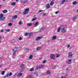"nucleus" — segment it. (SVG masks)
I'll use <instances>...</instances> for the list:
<instances>
[{
	"label": "nucleus",
	"instance_id": "58",
	"mask_svg": "<svg viewBox=\"0 0 78 78\" xmlns=\"http://www.w3.org/2000/svg\"><path fill=\"white\" fill-rule=\"evenodd\" d=\"M69 70V69H68V68L66 69V70Z\"/></svg>",
	"mask_w": 78,
	"mask_h": 78
},
{
	"label": "nucleus",
	"instance_id": "32",
	"mask_svg": "<svg viewBox=\"0 0 78 78\" xmlns=\"http://www.w3.org/2000/svg\"><path fill=\"white\" fill-rule=\"evenodd\" d=\"M19 40H20V41H21V40H22L23 39V38H22V37H20L18 38Z\"/></svg>",
	"mask_w": 78,
	"mask_h": 78
},
{
	"label": "nucleus",
	"instance_id": "30",
	"mask_svg": "<svg viewBox=\"0 0 78 78\" xmlns=\"http://www.w3.org/2000/svg\"><path fill=\"white\" fill-rule=\"evenodd\" d=\"M8 12V11L7 10H5L3 11V12L4 13H6Z\"/></svg>",
	"mask_w": 78,
	"mask_h": 78
},
{
	"label": "nucleus",
	"instance_id": "47",
	"mask_svg": "<svg viewBox=\"0 0 78 78\" xmlns=\"http://www.w3.org/2000/svg\"><path fill=\"white\" fill-rule=\"evenodd\" d=\"M13 51H17V50L16 49H15V48H14V49L13 50Z\"/></svg>",
	"mask_w": 78,
	"mask_h": 78
},
{
	"label": "nucleus",
	"instance_id": "64",
	"mask_svg": "<svg viewBox=\"0 0 78 78\" xmlns=\"http://www.w3.org/2000/svg\"><path fill=\"white\" fill-rule=\"evenodd\" d=\"M2 37H0V39H1V38Z\"/></svg>",
	"mask_w": 78,
	"mask_h": 78
},
{
	"label": "nucleus",
	"instance_id": "39",
	"mask_svg": "<svg viewBox=\"0 0 78 78\" xmlns=\"http://www.w3.org/2000/svg\"><path fill=\"white\" fill-rule=\"evenodd\" d=\"M29 78H34L31 75H30L29 76Z\"/></svg>",
	"mask_w": 78,
	"mask_h": 78
},
{
	"label": "nucleus",
	"instance_id": "42",
	"mask_svg": "<svg viewBox=\"0 0 78 78\" xmlns=\"http://www.w3.org/2000/svg\"><path fill=\"white\" fill-rule=\"evenodd\" d=\"M42 11H43V10H41L38 11V12L39 13V12H42Z\"/></svg>",
	"mask_w": 78,
	"mask_h": 78
},
{
	"label": "nucleus",
	"instance_id": "18",
	"mask_svg": "<svg viewBox=\"0 0 78 78\" xmlns=\"http://www.w3.org/2000/svg\"><path fill=\"white\" fill-rule=\"evenodd\" d=\"M72 61V59H70V60H69L68 61V63L69 64H70V63H71V62Z\"/></svg>",
	"mask_w": 78,
	"mask_h": 78
},
{
	"label": "nucleus",
	"instance_id": "20",
	"mask_svg": "<svg viewBox=\"0 0 78 78\" xmlns=\"http://www.w3.org/2000/svg\"><path fill=\"white\" fill-rule=\"evenodd\" d=\"M52 39L54 40H55L56 39V36H54L53 37H52Z\"/></svg>",
	"mask_w": 78,
	"mask_h": 78
},
{
	"label": "nucleus",
	"instance_id": "10",
	"mask_svg": "<svg viewBox=\"0 0 78 78\" xmlns=\"http://www.w3.org/2000/svg\"><path fill=\"white\" fill-rule=\"evenodd\" d=\"M17 18V15L15 16L12 17V19H16Z\"/></svg>",
	"mask_w": 78,
	"mask_h": 78
},
{
	"label": "nucleus",
	"instance_id": "53",
	"mask_svg": "<svg viewBox=\"0 0 78 78\" xmlns=\"http://www.w3.org/2000/svg\"><path fill=\"white\" fill-rule=\"evenodd\" d=\"M14 48L16 49V50H17V48L16 47V48Z\"/></svg>",
	"mask_w": 78,
	"mask_h": 78
},
{
	"label": "nucleus",
	"instance_id": "61",
	"mask_svg": "<svg viewBox=\"0 0 78 78\" xmlns=\"http://www.w3.org/2000/svg\"><path fill=\"white\" fill-rule=\"evenodd\" d=\"M1 42H2V41H0V43H1Z\"/></svg>",
	"mask_w": 78,
	"mask_h": 78
},
{
	"label": "nucleus",
	"instance_id": "37",
	"mask_svg": "<svg viewBox=\"0 0 78 78\" xmlns=\"http://www.w3.org/2000/svg\"><path fill=\"white\" fill-rule=\"evenodd\" d=\"M8 76H9L8 75V74L7 73L6 75H5V76L4 78H6V77H8Z\"/></svg>",
	"mask_w": 78,
	"mask_h": 78
},
{
	"label": "nucleus",
	"instance_id": "21",
	"mask_svg": "<svg viewBox=\"0 0 78 78\" xmlns=\"http://www.w3.org/2000/svg\"><path fill=\"white\" fill-rule=\"evenodd\" d=\"M32 58H33V55H30L29 57V59H32Z\"/></svg>",
	"mask_w": 78,
	"mask_h": 78
},
{
	"label": "nucleus",
	"instance_id": "35",
	"mask_svg": "<svg viewBox=\"0 0 78 78\" xmlns=\"http://www.w3.org/2000/svg\"><path fill=\"white\" fill-rule=\"evenodd\" d=\"M35 74L37 76H39V74H38V73H35Z\"/></svg>",
	"mask_w": 78,
	"mask_h": 78
},
{
	"label": "nucleus",
	"instance_id": "13",
	"mask_svg": "<svg viewBox=\"0 0 78 78\" xmlns=\"http://www.w3.org/2000/svg\"><path fill=\"white\" fill-rule=\"evenodd\" d=\"M22 75H23V74L21 73H20L18 74L17 76H22Z\"/></svg>",
	"mask_w": 78,
	"mask_h": 78
},
{
	"label": "nucleus",
	"instance_id": "12",
	"mask_svg": "<svg viewBox=\"0 0 78 78\" xmlns=\"http://www.w3.org/2000/svg\"><path fill=\"white\" fill-rule=\"evenodd\" d=\"M35 27H36L37 26H38L39 25V23L38 22H36L35 24Z\"/></svg>",
	"mask_w": 78,
	"mask_h": 78
},
{
	"label": "nucleus",
	"instance_id": "60",
	"mask_svg": "<svg viewBox=\"0 0 78 78\" xmlns=\"http://www.w3.org/2000/svg\"><path fill=\"white\" fill-rule=\"evenodd\" d=\"M65 1H66V2H67V1H68V0H65Z\"/></svg>",
	"mask_w": 78,
	"mask_h": 78
},
{
	"label": "nucleus",
	"instance_id": "15",
	"mask_svg": "<svg viewBox=\"0 0 78 78\" xmlns=\"http://www.w3.org/2000/svg\"><path fill=\"white\" fill-rule=\"evenodd\" d=\"M23 67H24V64H22L21 65V68L22 70H23L24 68Z\"/></svg>",
	"mask_w": 78,
	"mask_h": 78
},
{
	"label": "nucleus",
	"instance_id": "7",
	"mask_svg": "<svg viewBox=\"0 0 78 78\" xmlns=\"http://www.w3.org/2000/svg\"><path fill=\"white\" fill-rule=\"evenodd\" d=\"M77 18H78V17L77 16H74L72 18L73 21H75V20H76Z\"/></svg>",
	"mask_w": 78,
	"mask_h": 78
},
{
	"label": "nucleus",
	"instance_id": "14",
	"mask_svg": "<svg viewBox=\"0 0 78 78\" xmlns=\"http://www.w3.org/2000/svg\"><path fill=\"white\" fill-rule=\"evenodd\" d=\"M37 17L34 18L31 21H32V22H34V21H35V20H37Z\"/></svg>",
	"mask_w": 78,
	"mask_h": 78
},
{
	"label": "nucleus",
	"instance_id": "48",
	"mask_svg": "<svg viewBox=\"0 0 78 78\" xmlns=\"http://www.w3.org/2000/svg\"><path fill=\"white\" fill-rule=\"evenodd\" d=\"M59 12L58 11H57L55 12V14H57Z\"/></svg>",
	"mask_w": 78,
	"mask_h": 78
},
{
	"label": "nucleus",
	"instance_id": "52",
	"mask_svg": "<svg viewBox=\"0 0 78 78\" xmlns=\"http://www.w3.org/2000/svg\"><path fill=\"white\" fill-rule=\"evenodd\" d=\"M1 32H3V30H1Z\"/></svg>",
	"mask_w": 78,
	"mask_h": 78
},
{
	"label": "nucleus",
	"instance_id": "2",
	"mask_svg": "<svg viewBox=\"0 0 78 78\" xmlns=\"http://www.w3.org/2000/svg\"><path fill=\"white\" fill-rule=\"evenodd\" d=\"M66 31V30L65 28H64V26L63 25H62V28H61V32L62 33H64Z\"/></svg>",
	"mask_w": 78,
	"mask_h": 78
},
{
	"label": "nucleus",
	"instance_id": "44",
	"mask_svg": "<svg viewBox=\"0 0 78 78\" xmlns=\"http://www.w3.org/2000/svg\"><path fill=\"white\" fill-rule=\"evenodd\" d=\"M47 62V61L46 60H44V61L43 62V64H45V62Z\"/></svg>",
	"mask_w": 78,
	"mask_h": 78
},
{
	"label": "nucleus",
	"instance_id": "25",
	"mask_svg": "<svg viewBox=\"0 0 78 78\" xmlns=\"http://www.w3.org/2000/svg\"><path fill=\"white\" fill-rule=\"evenodd\" d=\"M53 4H54V2H51L50 3V5L51 6H53Z\"/></svg>",
	"mask_w": 78,
	"mask_h": 78
},
{
	"label": "nucleus",
	"instance_id": "28",
	"mask_svg": "<svg viewBox=\"0 0 78 78\" xmlns=\"http://www.w3.org/2000/svg\"><path fill=\"white\" fill-rule=\"evenodd\" d=\"M73 5H76L77 4V2L74 1L73 2Z\"/></svg>",
	"mask_w": 78,
	"mask_h": 78
},
{
	"label": "nucleus",
	"instance_id": "16",
	"mask_svg": "<svg viewBox=\"0 0 78 78\" xmlns=\"http://www.w3.org/2000/svg\"><path fill=\"white\" fill-rule=\"evenodd\" d=\"M27 26L28 27H30V26H31L32 25V23H27Z\"/></svg>",
	"mask_w": 78,
	"mask_h": 78
},
{
	"label": "nucleus",
	"instance_id": "1",
	"mask_svg": "<svg viewBox=\"0 0 78 78\" xmlns=\"http://www.w3.org/2000/svg\"><path fill=\"white\" fill-rule=\"evenodd\" d=\"M4 16L3 15V14L2 13H1L0 14V21H2L3 20H4L6 18V17H3Z\"/></svg>",
	"mask_w": 78,
	"mask_h": 78
},
{
	"label": "nucleus",
	"instance_id": "17",
	"mask_svg": "<svg viewBox=\"0 0 78 78\" xmlns=\"http://www.w3.org/2000/svg\"><path fill=\"white\" fill-rule=\"evenodd\" d=\"M16 51L13 50V54L14 56H16Z\"/></svg>",
	"mask_w": 78,
	"mask_h": 78
},
{
	"label": "nucleus",
	"instance_id": "29",
	"mask_svg": "<svg viewBox=\"0 0 78 78\" xmlns=\"http://www.w3.org/2000/svg\"><path fill=\"white\" fill-rule=\"evenodd\" d=\"M33 33H30L29 36H33Z\"/></svg>",
	"mask_w": 78,
	"mask_h": 78
},
{
	"label": "nucleus",
	"instance_id": "8",
	"mask_svg": "<svg viewBox=\"0 0 78 78\" xmlns=\"http://www.w3.org/2000/svg\"><path fill=\"white\" fill-rule=\"evenodd\" d=\"M69 57L71 58L72 57V53L71 52H69Z\"/></svg>",
	"mask_w": 78,
	"mask_h": 78
},
{
	"label": "nucleus",
	"instance_id": "31",
	"mask_svg": "<svg viewBox=\"0 0 78 78\" xmlns=\"http://www.w3.org/2000/svg\"><path fill=\"white\" fill-rule=\"evenodd\" d=\"M4 74H5V71H2V72L1 74H2V75H4Z\"/></svg>",
	"mask_w": 78,
	"mask_h": 78
},
{
	"label": "nucleus",
	"instance_id": "51",
	"mask_svg": "<svg viewBox=\"0 0 78 78\" xmlns=\"http://www.w3.org/2000/svg\"><path fill=\"white\" fill-rule=\"evenodd\" d=\"M26 50H27V51H29V50H30V49L28 48H27V49H26Z\"/></svg>",
	"mask_w": 78,
	"mask_h": 78
},
{
	"label": "nucleus",
	"instance_id": "36",
	"mask_svg": "<svg viewBox=\"0 0 78 78\" xmlns=\"http://www.w3.org/2000/svg\"><path fill=\"white\" fill-rule=\"evenodd\" d=\"M25 36H28V35H29V33H26L25 34Z\"/></svg>",
	"mask_w": 78,
	"mask_h": 78
},
{
	"label": "nucleus",
	"instance_id": "23",
	"mask_svg": "<svg viewBox=\"0 0 78 78\" xmlns=\"http://www.w3.org/2000/svg\"><path fill=\"white\" fill-rule=\"evenodd\" d=\"M27 0H23L22 2H23V3H26V2H27Z\"/></svg>",
	"mask_w": 78,
	"mask_h": 78
},
{
	"label": "nucleus",
	"instance_id": "3",
	"mask_svg": "<svg viewBox=\"0 0 78 78\" xmlns=\"http://www.w3.org/2000/svg\"><path fill=\"white\" fill-rule=\"evenodd\" d=\"M50 58H51V59L55 60V55L53 54H51L50 55Z\"/></svg>",
	"mask_w": 78,
	"mask_h": 78
},
{
	"label": "nucleus",
	"instance_id": "11",
	"mask_svg": "<svg viewBox=\"0 0 78 78\" xmlns=\"http://www.w3.org/2000/svg\"><path fill=\"white\" fill-rule=\"evenodd\" d=\"M46 8H48V9L50 8V4H47L46 5Z\"/></svg>",
	"mask_w": 78,
	"mask_h": 78
},
{
	"label": "nucleus",
	"instance_id": "4",
	"mask_svg": "<svg viewBox=\"0 0 78 78\" xmlns=\"http://www.w3.org/2000/svg\"><path fill=\"white\" fill-rule=\"evenodd\" d=\"M29 8L26 9L25 11L23 12V14H28V11H29Z\"/></svg>",
	"mask_w": 78,
	"mask_h": 78
},
{
	"label": "nucleus",
	"instance_id": "41",
	"mask_svg": "<svg viewBox=\"0 0 78 78\" xmlns=\"http://www.w3.org/2000/svg\"><path fill=\"white\" fill-rule=\"evenodd\" d=\"M66 0H63V1L62 2V3H64V2H66Z\"/></svg>",
	"mask_w": 78,
	"mask_h": 78
},
{
	"label": "nucleus",
	"instance_id": "5",
	"mask_svg": "<svg viewBox=\"0 0 78 78\" xmlns=\"http://www.w3.org/2000/svg\"><path fill=\"white\" fill-rule=\"evenodd\" d=\"M42 67H43V65H41L40 66H37L36 67V68L37 69H41Z\"/></svg>",
	"mask_w": 78,
	"mask_h": 78
},
{
	"label": "nucleus",
	"instance_id": "26",
	"mask_svg": "<svg viewBox=\"0 0 78 78\" xmlns=\"http://www.w3.org/2000/svg\"><path fill=\"white\" fill-rule=\"evenodd\" d=\"M12 5V6H13L14 5H16V2H13L11 3Z\"/></svg>",
	"mask_w": 78,
	"mask_h": 78
},
{
	"label": "nucleus",
	"instance_id": "55",
	"mask_svg": "<svg viewBox=\"0 0 78 78\" xmlns=\"http://www.w3.org/2000/svg\"><path fill=\"white\" fill-rule=\"evenodd\" d=\"M2 67V65H0V68H1Z\"/></svg>",
	"mask_w": 78,
	"mask_h": 78
},
{
	"label": "nucleus",
	"instance_id": "46",
	"mask_svg": "<svg viewBox=\"0 0 78 78\" xmlns=\"http://www.w3.org/2000/svg\"><path fill=\"white\" fill-rule=\"evenodd\" d=\"M46 13H44L42 15L43 16H46Z\"/></svg>",
	"mask_w": 78,
	"mask_h": 78
},
{
	"label": "nucleus",
	"instance_id": "59",
	"mask_svg": "<svg viewBox=\"0 0 78 78\" xmlns=\"http://www.w3.org/2000/svg\"><path fill=\"white\" fill-rule=\"evenodd\" d=\"M53 2H54L55 1V0H51Z\"/></svg>",
	"mask_w": 78,
	"mask_h": 78
},
{
	"label": "nucleus",
	"instance_id": "9",
	"mask_svg": "<svg viewBox=\"0 0 78 78\" xmlns=\"http://www.w3.org/2000/svg\"><path fill=\"white\" fill-rule=\"evenodd\" d=\"M62 27V25L60 26V27H59L58 29V30H57V32H59L61 30V28Z\"/></svg>",
	"mask_w": 78,
	"mask_h": 78
},
{
	"label": "nucleus",
	"instance_id": "38",
	"mask_svg": "<svg viewBox=\"0 0 78 78\" xmlns=\"http://www.w3.org/2000/svg\"><path fill=\"white\" fill-rule=\"evenodd\" d=\"M53 69H56V66H53L52 67Z\"/></svg>",
	"mask_w": 78,
	"mask_h": 78
},
{
	"label": "nucleus",
	"instance_id": "22",
	"mask_svg": "<svg viewBox=\"0 0 78 78\" xmlns=\"http://www.w3.org/2000/svg\"><path fill=\"white\" fill-rule=\"evenodd\" d=\"M8 74L9 76H11V75H12V73H10L9 74L8 73Z\"/></svg>",
	"mask_w": 78,
	"mask_h": 78
},
{
	"label": "nucleus",
	"instance_id": "6",
	"mask_svg": "<svg viewBox=\"0 0 78 78\" xmlns=\"http://www.w3.org/2000/svg\"><path fill=\"white\" fill-rule=\"evenodd\" d=\"M42 38V37H37L35 39L36 41H39L40 39H41Z\"/></svg>",
	"mask_w": 78,
	"mask_h": 78
},
{
	"label": "nucleus",
	"instance_id": "49",
	"mask_svg": "<svg viewBox=\"0 0 78 78\" xmlns=\"http://www.w3.org/2000/svg\"><path fill=\"white\" fill-rule=\"evenodd\" d=\"M61 78H66V77H63V76H62Z\"/></svg>",
	"mask_w": 78,
	"mask_h": 78
},
{
	"label": "nucleus",
	"instance_id": "27",
	"mask_svg": "<svg viewBox=\"0 0 78 78\" xmlns=\"http://www.w3.org/2000/svg\"><path fill=\"white\" fill-rule=\"evenodd\" d=\"M41 49V47H37V50H39Z\"/></svg>",
	"mask_w": 78,
	"mask_h": 78
},
{
	"label": "nucleus",
	"instance_id": "43",
	"mask_svg": "<svg viewBox=\"0 0 78 78\" xmlns=\"http://www.w3.org/2000/svg\"><path fill=\"white\" fill-rule=\"evenodd\" d=\"M5 31H8L9 32V31H10V30L9 29H6V30H5Z\"/></svg>",
	"mask_w": 78,
	"mask_h": 78
},
{
	"label": "nucleus",
	"instance_id": "63",
	"mask_svg": "<svg viewBox=\"0 0 78 78\" xmlns=\"http://www.w3.org/2000/svg\"><path fill=\"white\" fill-rule=\"evenodd\" d=\"M34 17H36V15H34Z\"/></svg>",
	"mask_w": 78,
	"mask_h": 78
},
{
	"label": "nucleus",
	"instance_id": "19",
	"mask_svg": "<svg viewBox=\"0 0 78 78\" xmlns=\"http://www.w3.org/2000/svg\"><path fill=\"white\" fill-rule=\"evenodd\" d=\"M44 29L45 28H44V27H43L41 29L40 31H44Z\"/></svg>",
	"mask_w": 78,
	"mask_h": 78
},
{
	"label": "nucleus",
	"instance_id": "56",
	"mask_svg": "<svg viewBox=\"0 0 78 78\" xmlns=\"http://www.w3.org/2000/svg\"><path fill=\"white\" fill-rule=\"evenodd\" d=\"M42 59V58H39L40 60H41V59Z\"/></svg>",
	"mask_w": 78,
	"mask_h": 78
},
{
	"label": "nucleus",
	"instance_id": "34",
	"mask_svg": "<svg viewBox=\"0 0 78 78\" xmlns=\"http://www.w3.org/2000/svg\"><path fill=\"white\" fill-rule=\"evenodd\" d=\"M9 26H12V23H9L8 24Z\"/></svg>",
	"mask_w": 78,
	"mask_h": 78
},
{
	"label": "nucleus",
	"instance_id": "24",
	"mask_svg": "<svg viewBox=\"0 0 78 78\" xmlns=\"http://www.w3.org/2000/svg\"><path fill=\"white\" fill-rule=\"evenodd\" d=\"M50 73H51V72H50V71H48L47 72V74H48V75H49V74H50Z\"/></svg>",
	"mask_w": 78,
	"mask_h": 78
},
{
	"label": "nucleus",
	"instance_id": "54",
	"mask_svg": "<svg viewBox=\"0 0 78 78\" xmlns=\"http://www.w3.org/2000/svg\"><path fill=\"white\" fill-rule=\"evenodd\" d=\"M27 48H24L25 50H27Z\"/></svg>",
	"mask_w": 78,
	"mask_h": 78
},
{
	"label": "nucleus",
	"instance_id": "45",
	"mask_svg": "<svg viewBox=\"0 0 78 78\" xmlns=\"http://www.w3.org/2000/svg\"><path fill=\"white\" fill-rule=\"evenodd\" d=\"M59 54H57L56 55V58H58V57H59Z\"/></svg>",
	"mask_w": 78,
	"mask_h": 78
},
{
	"label": "nucleus",
	"instance_id": "40",
	"mask_svg": "<svg viewBox=\"0 0 78 78\" xmlns=\"http://www.w3.org/2000/svg\"><path fill=\"white\" fill-rule=\"evenodd\" d=\"M23 23L22 21H20L19 22V24L20 25H22Z\"/></svg>",
	"mask_w": 78,
	"mask_h": 78
},
{
	"label": "nucleus",
	"instance_id": "57",
	"mask_svg": "<svg viewBox=\"0 0 78 78\" xmlns=\"http://www.w3.org/2000/svg\"><path fill=\"white\" fill-rule=\"evenodd\" d=\"M16 2H19V0H16Z\"/></svg>",
	"mask_w": 78,
	"mask_h": 78
},
{
	"label": "nucleus",
	"instance_id": "33",
	"mask_svg": "<svg viewBox=\"0 0 78 78\" xmlns=\"http://www.w3.org/2000/svg\"><path fill=\"white\" fill-rule=\"evenodd\" d=\"M34 68H32V69H31L30 70V72H32V71H34Z\"/></svg>",
	"mask_w": 78,
	"mask_h": 78
},
{
	"label": "nucleus",
	"instance_id": "50",
	"mask_svg": "<svg viewBox=\"0 0 78 78\" xmlns=\"http://www.w3.org/2000/svg\"><path fill=\"white\" fill-rule=\"evenodd\" d=\"M70 47V45L69 44L68 45V46H67L68 48H69V47Z\"/></svg>",
	"mask_w": 78,
	"mask_h": 78
},
{
	"label": "nucleus",
	"instance_id": "62",
	"mask_svg": "<svg viewBox=\"0 0 78 78\" xmlns=\"http://www.w3.org/2000/svg\"><path fill=\"white\" fill-rule=\"evenodd\" d=\"M1 5H0V8L1 7Z\"/></svg>",
	"mask_w": 78,
	"mask_h": 78
}]
</instances>
